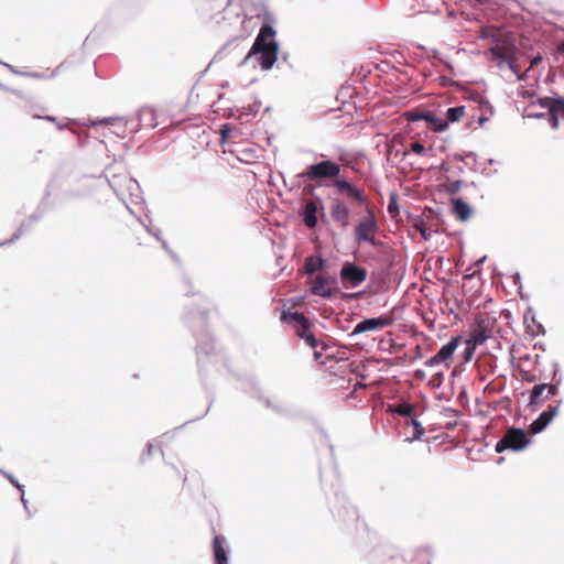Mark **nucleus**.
I'll return each instance as SVG.
<instances>
[{"label": "nucleus", "mask_w": 564, "mask_h": 564, "mask_svg": "<svg viewBox=\"0 0 564 564\" xmlns=\"http://www.w3.org/2000/svg\"><path fill=\"white\" fill-rule=\"evenodd\" d=\"M427 173L429 174H433V175H436V174H440L441 171L437 170L434 165H430V167L427 169Z\"/></svg>", "instance_id": "nucleus-36"}, {"label": "nucleus", "mask_w": 564, "mask_h": 564, "mask_svg": "<svg viewBox=\"0 0 564 564\" xmlns=\"http://www.w3.org/2000/svg\"><path fill=\"white\" fill-rule=\"evenodd\" d=\"M3 475L10 480L12 485H14L19 489V491L21 492V500L23 503H25L23 486L19 484V481L12 475L8 473H3Z\"/></svg>", "instance_id": "nucleus-30"}, {"label": "nucleus", "mask_w": 564, "mask_h": 564, "mask_svg": "<svg viewBox=\"0 0 564 564\" xmlns=\"http://www.w3.org/2000/svg\"><path fill=\"white\" fill-rule=\"evenodd\" d=\"M561 401H557L555 404H550L545 411H543L536 420H534L530 426L529 431L532 434H538L542 432L557 415L560 410Z\"/></svg>", "instance_id": "nucleus-9"}, {"label": "nucleus", "mask_w": 564, "mask_h": 564, "mask_svg": "<svg viewBox=\"0 0 564 564\" xmlns=\"http://www.w3.org/2000/svg\"><path fill=\"white\" fill-rule=\"evenodd\" d=\"M403 10L406 17H414L420 12L419 10H416V7L412 3V0H406L403 3Z\"/></svg>", "instance_id": "nucleus-29"}, {"label": "nucleus", "mask_w": 564, "mask_h": 564, "mask_svg": "<svg viewBox=\"0 0 564 564\" xmlns=\"http://www.w3.org/2000/svg\"><path fill=\"white\" fill-rule=\"evenodd\" d=\"M317 206L314 202H307L304 206L303 220L308 228H314L317 224Z\"/></svg>", "instance_id": "nucleus-20"}, {"label": "nucleus", "mask_w": 564, "mask_h": 564, "mask_svg": "<svg viewBox=\"0 0 564 564\" xmlns=\"http://www.w3.org/2000/svg\"><path fill=\"white\" fill-rule=\"evenodd\" d=\"M162 479L166 485L184 484L186 477L181 468L174 465H166L162 471Z\"/></svg>", "instance_id": "nucleus-16"}, {"label": "nucleus", "mask_w": 564, "mask_h": 564, "mask_svg": "<svg viewBox=\"0 0 564 564\" xmlns=\"http://www.w3.org/2000/svg\"><path fill=\"white\" fill-rule=\"evenodd\" d=\"M480 37L490 41L489 53L498 66L508 64L509 68L518 75L519 80L524 79L525 74H519L516 65L517 46L512 34L508 31L494 26L482 28Z\"/></svg>", "instance_id": "nucleus-2"}, {"label": "nucleus", "mask_w": 564, "mask_h": 564, "mask_svg": "<svg viewBox=\"0 0 564 564\" xmlns=\"http://www.w3.org/2000/svg\"><path fill=\"white\" fill-rule=\"evenodd\" d=\"M229 131H230V129L227 124L223 126V128H221V140L223 141L227 140Z\"/></svg>", "instance_id": "nucleus-34"}, {"label": "nucleus", "mask_w": 564, "mask_h": 564, "mask_svg": "<svg viewBox=\"0 0 564 564\" xmlns=\"http://www.w3.org/2000/svg\"><path fill=\"white\" fill-rule=\"evenodd\" d=\"M542 106L549 109L550 124L553 129L558 127V118L564 119V98L546 97L541 101Z\"/></svg>", "instance_id": "nucleus-11"}, {"label": "nucleus", "mask_w": 564, "mask_h": 564, "mask_svg": "<svg viewBox=\"0 0 564 564\" xmlns=\"http://www.w3.org/2000/svg\"><path fill=\"white\" fill-rule=\"evenodd\" d=\"M376 217L370 208H367V214L361 218L355 229V238L358 242L366 241L375 245V234L377 231Z\"/></svg>", "instance_id": "nucleus-6"}, {"label": "nucleus", "mask_w": 564, "mask_h": 564, "mask_svg": "<svg viewBox=\"0 0 564 564\" xmlns=\"http://www.w3.org/2000/svg\"><path fill=\"white\" fill-rule=\"evenodd\" d=\"M392 323V318L389 316H380L376 318H367L359 322L352 332V334H361L365 332H371L381 329L389 326Z\"/></svg>", "instance_id": "nucleus-13"}, {"label": "nucleus", "mask_w": 564, "mask_h": 564, "mask_svg": "<svg viewBox=\"0 0 564 564\" xmlns=\"http://www.w3.org/2000/svg\"><path fill=\"white\" fill-rule=\"evenodd\" d=\"M557 50L562 53L564 52V40L558 44Z\"/></svg>", "instance_id": "nucleus-40"}, {"label": "nucleus", "mask_w": 564, "mask_h": 564, "mask_svg": "<svg viewBox=\"0 0 564 564\" xmlns=\"http://www.w3.org/2000/svg\"><path fill=\"white\" fill-rule=\"evenodd\" d=\"M274 34L271 25L263 24L249 52V55L260 54L259 64L264 70L270 69L278 58V44L273 41Z\"/></svg>", "instance_id": "nucleus-3"}, {"label": "nucleus", "mask_w": 564, "mask_h": 564, "mask_svg": "<svg viewBox=\"0 0 564 564\" xmlns=\"http://www.w3.org/2000/svg\"><path fill=\"white\" fill-rule=\"evenodd\" d=\"M324 267V260L319 257H307L304 263V271L307 274H313L316 271L323 269Z\"/></svg>", "instance_id": "nucleus-22"}, {"label": "nucleus", "mask_w": 564, "mask_h": 564, "mask_svg": "<svg viewBox=\"0 0 564 564\" xmlns=\"http://www.w3.org/2000/svg\"><path fill=\"white\" fill-rule=\"evenodd\" d=\"M437 188H444L446 192L454 194L460 188V181H455L451 183H440Z\"/></svg>", "instance_id": "nucleus-27"}, {"label": "nucleus", "mask_w": 564, "mask_h": 564, "mask_svg": "<svg viewBox=\"0 0 564 564\" xmlns=\"http://www.w3.org/2000/svg\"><path fill=\"white\" fill-rule=\"evenodd\" d=\"M64 67V64H61L58 65V67L56 68V70L58 72L59 69H62Z\"/></svg>", "instance_id": "nucleus-41"}, {"label": "nucleus", "mask_w": 564, "mask_h": 564, "mask_svg": "<svg viewBox=\"0 0 564 564\" xmlns=\"http://www.w3.org/2000/svg\"><path fill=\"white\" fill-rule=\"evenodd\" d=\"M410 149L412 152H414L416 154H421L423 152V144L419 141L412 142Z\"/></svg>", "instance_id": "nucleus-33"}, {"label": "nucleus", "mask_w": 564, "mask_h": 564, "mask_svg": "<svg viewBox=\"0 0 564 564\" xmlns=\"http://www.w3.org/2000/svg\"><path fill=\"white\" fill-rule=\"evenodd\" d=\"M460 336L453 337L446 345H444L435 356H433L427 364L430 366L438 365V364H445L446 367L449 366V361L452 359V356L458 345L460 344Z\"/></svg>", "instance_id": "nucleus-10"}, {"label": "nucleus", "mask_w": 564, "mask_h": 564, "mask_svg": "<svg viewBox=\"0 0 564 564\" xmlns=\"http://www.w3.org/2000/svg\"><path fill=\"white\" fill-rule=\"evenodd\" d=\"M340 278L345 285L355 288L366 280L367 271L352 263H345L340 271Z\"/></svg>", "instance_id": "nucleus-7"}, {"label": "nucleus", "mask_w": 564, "mask_h": 564, "mask_svg": "<svg viewBox=\"0 0 564 564\" xmlns=\"http://www.w3.org/2000/svg\"><path fill=\"white\" fill-rule=\"evenodd\" d=\"M33 118H41V119H45L47 121H55V118H53L51 116L42 117V116H39V115H33Z\"/></svg>", "instance_id": "nucleus-38"}, {"label": "nucleus", "mask_w": 564, "mask_h": 564, "mask_svg": "<svg viewBox=\"0 0 564 564\" xmlns=\"http://www.w3.org/2000/svg\"><path fill=\"white\" fill-rule=\"evenodd\" d=\"M425 123L434 131H443L447 127V121L436 118L432 112L425 111Z\"/></svg>", "instance_id": "nucleus-21"}, {"label": "nucleus", "mask_w": 564, "mask_h": 564, "mask_svg": "<svg viewBox=\"0 0 564 564\" xmlns=\"http://www.w3.org/2000/svg\"><path fill=\"white\" fill-rule=\"evenodd\" d=\"M496 326V318L488 313H479L475 317L471 326L469 339L478 345H482L487 339L492 337Z\"/></svg>", "instance_id": "nucleus-4"}, {"label": "nucleus", "mask_w": 564, "mask_h": 564, "mask_svg": "<svg viewBox=\"0 0 564 564\" xmlns=\"http://www.w3.org/2000/svg\"><path fill=\"white\" fill-rule=\"evenodd\" d=\"M213 550L216 564H228L227 552L225 550V539L223 536L215 535Z\"/></svg>", "instance_id": "nucleus-18"}, {"label": "nucleus", "mask_w": 564, "mask_h": 564, "mask_svg": "<svg viewBox=\"0 0 564 564\" xmlns=\"http://www.w3.org/2000/svg\"><path fill=\"white\" fill-rule=\"evenodd\" d=\"M330 216L333 220L341 228H346L350 220V210L345 202L336 199L330 206Z\"/></svg>", "instance_id": "nucleus-14"}, {"label": "nucleus", "mask_w": 564, "mask_h": 564, "mask_svg": "<svg viewBox=\"0 0 564 564\" xmlns=\"http://www.w3.org/2000/svg\"><path fill=\"white\" fill-rule=\"evenodd\" d=\"M541 61H542L541 56L533 57L531 63H530V66H529L528 70L533 68L534 66H536Z\"/></svg>", "instance_id": "nucleus-35"}, {"label": "nucleus", "mask_w": 564, "mask_h": 564, "mask_svg": "<svg viewBox=\"0 0 564 564\" xmlns=\"http://www.w3.org/2000/svg\"><path fill=\"white\" fill-rule=\"evenodd\" d=\"M281 319L284 322H296L297 325H301L303 323H306L307 318L302 313H290V312H283Z\"/></svg>", "instance_id": "nucleus-24"}, {"label": "nucleus", "mask_w": 564, "mask_h": 564, "mask_svg": "<svg viewBox=\"0 0 564 564\" xmlns=\"http://www.w3.org/2000/svg\"><path fill=\"white\" fill-rule=\"evenodd\" d=\"M485 121V118L484 117H480L479 119V123L482 124V122Z\"/></svg>", "instance_id": "nucleus-42"}, {"label": "nucleus", "mask_w": 564, "mask_h": 564, "mask_svg": "<svg viewBox=\"0 0 564 564\" xmlns=\"http://www.w3.org/2000/svg\"><path fill=\"white\" fill-rule=\"evenodd\" d=\"M464 107H453L447 110V119L452 122L458 121L464 116Z\"/></svg>", "instance_id": "nucleus-25"}, {"label": "nucleus", "mask_w": 564, "mask_h": 564, "mask_svg": "<svg viewBox=\"0 0 564 564\" xmlns=\"http://www.w3.org/2000/svg\"><path fill=\"white\" fill-rule=\"evenodd\" d=\"M558 388L556 384L541 383L535 384L530 394V404H539L557 395Z\"/></svg>", "instance_id": "nucleus-12"}, {"label": "nucleus", "mask_w": 564, "mask_h": 564, "mask_svg": "<svg viewBox=\"0 0 564 564\" xmlns=\"http://www.w3.org/2000/svg\"><path fill=\"white\" fill-rule=\"evenodd\" d=\"M388 213L390 214V216L392 218H397V216L399 215V207H398L397 198H395L394 194H392L390 197V202L388 205Z\"/></svg>", "instance_id": "nucleus-28"}, {"label": "nucleus", "mask_w": 564, "mask_h": 564, "mask_svg": "<svg viewBox=\"0 0 564 564\" xmlns=\"http://www.w3.org/2000/svg\"><path fill=\"white\" fill-rule=\"evenodd\" d=\"M406 117L410 121L421 120V119H423V112H420L419 110L409 111V112H406Z\"/></svg>", "instance_id": "nucleus-31"}, {"label": "nucleus", "mask_w": 564, "mask_h": 564, "mask_svg": "<svg viewBox=\"0 0 564 564\" xmlns=\"http://www.w3.org/2000/svg\"><path fill=\"white\" fill-rule=\"evenodd\" d=\"M466 347H465V351H464V359L465 361H469L476 350V348L479 346L478 344H476L475 341H473L471 339H467L466 340Z\"/></svg>", "instance_id": "nucleus-26"}, {"label": "nucleus", "mask_w": 564, "mask_h": 564, "mask_svg": "<svg viewBox=\"0 0 564 564\" xmlns=\"http://www.w3.org/2000/svg\"><path fill=\"white\" fill-rule=\"evenodd\" d=\"M391 411L404 416L405 419L417 417L416 415H413L414 406L411 403L403 402L400 404H394L391 406Z\"/></svg>", "instance_id": "nucleus-23"}, {"label": "nucleus", "mask_w": 564, "mask_h": 564, "mask_svg": "<svg viewBox=\"0 0 564 564\" xmlns=\"http://www.w3.org/2000/svg\"><path fill=\"white\" fill-rule=\"evenodd\" d=\"M321 358H322V352H319V351H315V352H314V359H315L316 361H319V360H321Z\"/></svg>", "instance_id": "nucleus-39"}, {"label": "nucleus", "mask_w": 564, "mask_h": 564, "mask_svg": "<svg viewBox=\"0 0 564 564\" xmlns=\"http://www.w3.org/2000/svg\"><path fill=\"white\" fill-rule=\"evenodd\" d=\"M452 206H453V213L455 214L456 218L466 221L469 219L471 215V208L467 203H465L460 198H454L452 199Z\"/></svg>", "instance_id": "nucleus-19"}, {"label": "nucleus", "mask_w": 564, "mask_h": 564, "mask_svg": "<svg viewBox=\"0 0 564 564\" xmlns=\"http://www.w3.org/2000/svg\"><path fill=\"white\" fill-rule=\"evenodd\" d=\"M530 443L525 432L521 429L510 427L505 435L497 442L496 452L502 453L506 449L521 451Z\"/></svg>", "instance_id": "nucleus-5"}, {"label": "nucleus", "mask_w": 564, "mask_h": 564, "mask_svg": "<svg viewBox=\"0 0 564 564\" xmlns=\"http://www.w3.org/2000/svg\"><path fill=\"white\" fill-rule=\"evenodd\" d=\"M423 433V429L421 426L417 417L405 419L403 423V441L406 443H412L421 437Z\"/></svg>", "instance_id": "nucleus-15"}, {"label": "nucleus", "mask_w": 564, "mask_h": 564, "mask_svg": "<svg viewBox=\"0 0 564 564\" xmlns=\"http://www.w3.org/2000/svg\"><path fill=\"white\" fill-rule=\"evenodd\" d=\"M336 280L325 274H318L314 280L311 281V292L314 295L328 299L336 291Z\"/></svg>", "instance_id": "nucleus-8"}, {"label": "nucleus", "mask_w": 564, "mask_h": 564, "mask_svg": "<svg viewBox=\"0 0 564 564\" xmlns=\"http://www.w3.org/2000/svg\"><path fill=\"white\" fill-rule=\"evenodd\" d=\"M414 227L420 232V235L423 237V223L417 221Z\"/></svg>", "instance_id": "nucleus-37"}, {"label": "nucleus", "mask_w": 564, "mask_h": 564, "mask_svg": "<svg viewBox=\"0 0 564 564\" xmlns=\"http://www.w3.org/2000/svg\"><path fill=\"white\" fill-rule=\"evenodd\" d=\"M295 334L302 338L307 346L311 348H317L322 343L314 336V334L310 329V322L308 319L306 323H303L301 325H297L295 327Z\"/></svg>", "instance_id": "nucleus-17"}, {"label": "nucleus", "mask_w": 564, "mask_h": 564, "mask_svg": "<svg viewBox=\"0 0 564 564\" xmlns=\"http://www.w3.org/2000/svg\"><path fill=\"white\" fill-rule=\"evenodd\" d=\"M99 123H104L106 126H122V120L109 118L100 121Z\"/></svg>", "instance_id": "nucleus-32"}, {"label": "nucleus", "mask_w": 564, "mask_h": 564, "mask_svg": "<svg viewBox=\"0 0 564 564\" xmlns=\"http://www.w3.org/2000/svg\"><path fill=\"white\" fill-rule=\"evenodd\" d=\"M340 165L333 161H322L307 166L300 176L307 180L334 178L333 185L340 195L360 206L367 205V197L362 189L354 186L349 181L338 177Z\"/></svg>", "instance_id": "nucleus-1"}]
</instances>
